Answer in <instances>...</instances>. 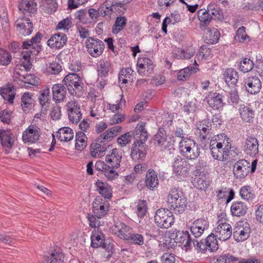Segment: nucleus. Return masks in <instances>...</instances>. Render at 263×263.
Segmentation results:
<instances>
[{
    "label": "nucleus",
    "mask_w": 263,
    "mask_h": 263,
    "mask_svg": "<svg viewBox=\"0 0 263 263\" xmlns=\"http://www.w3.org/2000/svg\"><path fill=\"white\" fill-rule=\"evenodd\" d=\"M197 129L200 141L209 140L211 138L210 142L211 155L214 159H217V151L218 149H223L222 148L223 143L225 144L226 135L221 134L212 137V126L208 121L200 122L197 125Z\"/></svg>",
    "instance_id": "f257e3e1"
},
{
    "label": "nucleus",
    "mask_w": 263,
    "mask_h": 263,
    "mask_svg": "<svg viewBox=\"0 0 263 263\" xmlns=\"http://www.w3.org/2000/svg\"><path fill=\"white\" fill-rule=\"evenodd\" d=\"M130 0H107L99 8L98 11L94 9H90L88 13L90 17L93 18H97L98 14L103 16L110 15L112 13H124L127 9V4Z\"/></svg>",
    "instance_id": "f03ea898"
},
{
    "label": "nucleus",
    "mask_w": 263,
    "mask_h": 263,
    "mask_svg": "<svg viewBox=\"0 0 263 263\" xmlns=\"http://www.w3.org/2000/svg\"><path fill=\"white\" fill-rule=\"evenodd\" d=\"M136 132L137 135H140L139 139H137L133 144L130 155L133 160L141 162L144 160L148 147L145 144L148 133L145 129L144 123L140 124Z\"/></svg>",
    "instance_id": "7ed1b4c3"
},
{
    "label": "nucleus",
    "mask_w": 263,
    "mask_h": 263,
    "mask_svg": "<svg viewBox=\"0 0 263 263\" xmlns=\"http://www.w3.org/2000/svg\"><path fill=\"white\" fill-rule=\"evenodd\" d=\"M167 203L170 209L177 214L184 212L187 206L185 196L176 187L171 188L170 190L167 197Z\"/></svg>",
    "instance_id": "20e7f679"
},
{
    "label": "nucleus",
    "mask_w": 263,
    "mask_h": 263,
    "mask_svg": "<svg viewBox=\"0 0 263 263\" xmlns=\"http://www.w3.org/2000/svg\"><path fill=\"white\" fill-rule=\"evenodd\" d=\"M155 222L160 228L167 229L174 222L172 212L166 209H158L155 215Z\"/></svg>",
    "instance_id": "39448f33"
},
{
    "label": "nucleus",
    "mask_w": 263,
    "mask_h": 263,
    "mask_svg": "<svg viewBox=\"0 0 263 263\" xmlns=\"http://www.w3.org/2000/svg\"><path fill=\"white\" fill-rule=\"evenodd\" d=\"M63 82L66 86L69 92L72 95L80 91L83 88V83L80 77L76 73H71L67 74L64 79Z\"/></svg>",
    "instance_id": "423d86ee"
},
{
    "label": "nucleus",
    "mask_w": 263,
    "mask_h": 263,
    "mask_svg": "<svg viewBox=\"0 0 263 263\" xmlns=\"http://www.w3.org/2000/svg\"><path fill=\"white\" fill-rule=\"evenodd\" d=\"M174 137H170V140L166 138V132L164 128H160L154 137L155 144L160 147L161 151H169L174 150L173 147L174 140H172Z\"/></svg>",
    "instance_id": "0eeeda50"
},
{
    "label": "nucleus",
    "mask_w": 263,
    "mask_h": 263,
    "mask_svg": "<svg viewBox=\"0 0 263 263\" xmlns=\"http://www.w3.org/2000/svg\"><path fill=\"white\" fill-rule=\"evenodd\" d=\"M170 237L176 243L182 245L186 250L191 249L192 245H195V240L192 239L187 231L176 230L171 234Z\"/></svg>",
    "instance_id": "6e6552de"
},
{
    "label": "nucleus",
    "mask_w": 263,
    "mask_h": 263,
    "mask_svg": "<svg viewBox=\"0 0 263 263\" xmlns=\"http://www.w3.org/2000/svg\"><path fill=\"white\" fill-rule=\"evenodd\" d=\"M172 167L175 176L183 177L187 176L191 168L190 163L180 156L175 157Z\"/></svg>",
    "instance_id": "1a4fd4ad"
},
{
    "label": "nucleus",
    "mask_w": 263,
    "mask_h": 263,
    "mask_svg": "<svg viewBox=\"0 0 263 263\" xmlns=\"http://www.w3.org/2000/svg\"><path fill=\"white\" fill-rule=\"evenodd\" d=\"M192 246H194L197 251L201 252H204L207 249L213 252L217 250L218 248L217 239L213 233L210 234L204 240H202L199 242L195 240V245H192Z\"/></svg>",
    "instance_id": "9d476101"
},
{
    "label": "nucleus",
    "mask_w": 263,
    "mask_h": 263,
    "mask_svg": "<svg viewBox=\"0 0 263 263\" xmlns=\"http://www.w3.org/2000/svg\"><path fill=\"white\" fill-rule=\"evenodd\" d=\"M109 208V203L108 200L101 197H97L93 202V213L97 218H101L106 215Z\"/></svg>",
    "instance_id": "9b49d317"
},
{
    "label": "nucleus",
    "mask_w": 263,
    "mask_h": 263,
    "mask_svg": "<svg viewBox=\"0 0 263 263\" xmlns=\"http://www.w3.org/2000/svg\"><path fill=\"white\" fill-rule=\"evenodd\" d=\"M86 45L88 52L93 58L101 55L104 49V44L102 41L92 37L87 39Z\"/></svg>",
    "instance_id": "f8f14e48"
},
{
    "label": "nucleus",
    "mask_w": 263,
    "mask_h": 263,
    "mask_svg": "<svg viewBox=\"0 0 263 263\" xmlns=\"http://www.w3.org/2000/svg\"><path fill=\"white\" fill-rule=\"evenodd\" d=\"M250 233V228L247 222H240L236 224L233 236L237 241H243L248 239Z\"/></svg>",
    "instance_id": "ddd939ff"
},
{
    "label": "nucleus",
    "mask_w": 263,
    "mask_h": 263,
    "mask_svg": "<svg viewBox=\"0 0 263 263\" xmlns=\"http://www.w3.org/2000/svg\"><path fill=\"white\" fill-rule=\"evenodd\" d=\"M23 47L24 49H29V50H27L22 52V58L20 59L21 66H23L25 68L26 71H28L31 69L32 64L30 61V53H33L34 52V54H35L34 52V50L33 49H35V47L33 45L30 43V40L24 41L23 43Z\"/></svg>",
    "instance_id": "4468645a"
},
{
    "label": "nucleus",
    "mask_w": 263,
    "mask_h": 263,
    "mask_svg": "<svg viewBox=\"0 0 263 263\" xmlns=\"http://www.w3.org/2000/svg\"><path fill=\"white\" fill-rule=\"evenodd\" d=\"M0 141L5 153H10L14 143V137L10 130H0Z\"/></svg>",
    "instance_id": "2eb2a0df"
},
{
    "label": "nucleus",
    "mask_w": 263,
    "mask_h": 263,
    "mask_svg": "<svg viewBox=\"0 0 263 263\" xmlns=\"http://www.w3.org/2000/svg\"><path fill=\"white\" fill-rule=\"evenodd\" d=\"M250 163L245 159L237 161L233 168L234 176L236 178H243L250 171Z\"/></svg>",
    "instance_id": "dca6fc26"
},
{
    "label": "nucleus",
    "mask_w": 263,
    "mask_h": 263,
    "mask_svg": "<svg viewBox=\"0 0 263 263\" xmlns=\"http://www.w3.org/2000/svg\"><path fill=\"white\" fill-rule=\"evenodd\" d=\"M67 107L69 120L73 123H77L82 117L80 107L78 103L71 100L68 102Z\"/></svg>",
    "instance_id": "f3484780"
},
{
    "label": "nucleus",
    "mask_w": 263,
    "mask_h": 263,
    "mask_svg": "<svg viewBox=\"0 0 263 263\" xmlns=\"http://www.w3.org/2000/svg\"><path fill=\"white\" fill-rule=\"evenodd\" d=\"M137 71L142 76H147L153 71L154 66L150 59L142 58L137 61Z\"/></svg>",
    "instance_id": "a211bd4d"
},
{
    "label": "nucleus",
    "mask_w": 263,
    "mask_h": 263,
    "mask_svg": "<svg viewBox=\"0 0 263 263\" xmlns=\"http://www.w3.org/2000/svg\"><path fill=\"white\" fill-rule=\"evenodd\" d=\"M209 227V222L205 219L200 218L195 220L191 225L190 231L195 238L201 236Z\"/></svg>",
    "instance_id": "6ab92c4d"
},
{
    "label": "nucleus",
    "mask_w": 263,
    "mask_h": 263,
    "mask_svg": "<svg viewBox=\"0 0 263 263\" xmlns=\"http://www.w3.org/2000/svg\"><path fill=\"white\" fill-rule=\"evenodd\" d=\"M232 235L231 226L227 223H221L218 224L215 229V238L226 241L230 238Z\"/></svg>",
    "instance_id": "aec40b11"
},
{
    "label": "nucleus",
    "mask_w": 263,
    "mask_h": 263,
    "mask_svg": "<svg viewBox=\"0 0 263 263\" xmlns=\"http://www.w3.org/2000/svg\"><path fill=\"white\" fill-rule=\"evenodd\" d=\"M19 11L24 15H31L37 11V4L34 0H21L18 5Z\"/></svg>",
    "instance_id": "412c9836"
},
{
    "label": "nucleus",
    "mask_w": 263,
    "mask_h": 263,
    "mask_svg": "<svg viewBox=\"0 0 263 263\" xmlns=\"http://www.w3.org/2000/svg\"><path fill=\"white\" fill-rule=\"evenodd\" d=\"M15 26L20 32L25 36L30 35L32 31L33 24L26 17L18 18L15 22Z\"/></svg>",
    "instance_id": "4be33fe9"
},
{
    "label": "nucleus",
    "mask_w": 263,
    "mask_h": 263,
    "mask_svg": "<svg viewBox=\"0 0 263 263\" xmlns=\"http://www.w3.org/2000/svg\"><path fill=\"white\" fill-rule=\"evenodd\" d=\"M39 129L36 126L30 125L23 133L22 136L23 141L25 143H35L40 137Z\"/></svg>",
    "instance_id": "5701e85b"
},
{
    "label": "nucleus",
    "mask_w": 263,
    "mask_h": 263,
    "mask_svg": "<svg viewBox=\"0 0 263 263\" xmlns=\"http://www.w3.org/2000/svg\"><path fill=\"white\" fill-rule=\"evenodd\" d=\"M247 91L251 94L258 93L261 88V83L259 79L256 77H249L245 82Z\"/></svg>",
    "instance_id": "b1692460"
},
{
    "label": "nucleus",
    "mask_w": 263,
    "mask_h": 263,
    "mask_svg": "<svg viewBox=\"0 0 263 263\" xmlns=\"http://www.w3.org/2000/svg\"><path fill=\"white\" fill-rule=\"evenodd\" d=\"M133 229L125 223L119 221L115 223L114 232L119 237L126 240L128 236L133 232Z\"/></svg>",
    "instance_id": "393cba45"
},
{
    "label": "nucleus",
    "mask_w": 263,
    "mask_h": 263,
    "mask_svg": "<svg viewBox=\"0 0 263 263\" xmlns=\"http://www.w3.org/2000/svg\"><path fill=\"white\" fill-rule=\"evenodd\" d=\"M97 191L105 199H108L112 197V190L110 186L102 180H98L95 183Z\"/></svg>",
    "instance_id": "a878e982"
},
{
    "label": "nucleus",
    "mask_w": 263,
    "mask_h": 263,
    "mask_svg": "<svg viewBox=\"0 0 263 263\" xmlns=\"http://www.w3.org/2000/svg\"><path fill=\"white\" fill-rule=\"evenodd\" d=\"M206 99L209 106L214 109H219L223 107L222 96L219 93H211Z\"/></svg>",
    "instance_id": "bb28decb"
},
{
    "label": "nucleus",
    "mask_w": 263,
    "mask_h": 263,
    "mask_svg": "<svg viewBox=\"0 0 263 263\" xmlns=\"http://www.w3.org/2000/svg\"><path fill=\"white\" fill-rule=\"evenodd\" d=\"M245 151L251 156H255L258 152V143L257 139L249 137L246 139L245 144Z\"/></svg>",
    "instance_id": "cd10ccee"
},
{
    "label": "nucleus",
    "mask_w": 263,
    "mask_h": 263,
    "mask_svg": "<svg viewBox=\"0 0 263 263\" xmlns=\"http://www.w3.org/2000/svg\"><path fill=\"white\" fill-rule=\"evenodd\" d=\"M121 129L122 127L119 125L115 126L109 128L98 138V141L99 142H105L106 141L110 140L111 138L116 136Z\"/></svg>",
    "instance_id": "c85d7f7f"
},
{
    "label": "nucleus",
    "mask_w": 263,
    "mask_h": 263,
    "mask_svg": "<svg viewBox=\"0 0 263 263\" xmlns=\"http://www.w3.org/2000/svg\"><path fill=\"white\" fill-rule=\"evenodd\" d=\"M159 181L157 173L153 170H149L146 174L145 185L149 190H154L157 187Z\"/></svg>",
    "instance_id": "c756f323"
},
{
    "label": "nucleus",
    "mask_w": 263,
    "mask_h": 263,
    "mask_svg": "<svg viewBox=\"0 0 263 263\" xmlns=\"http://www.w3.org/2000/svg\"><path fill=\"white\" fill-rule=\"evenodd\" d=\"M49 89H46L41 91V95L39 96V100L41 107V112L43 114H47L49 107Z\"/></svg>",
    "instance_id": "7c9ffc66"
},
{
    "label": "nucleus",
    "mask_w": 263,
    "mask_h": 263,
    "mask_svg": "<svg viewBox=\"0 0 263 263\" xmlns=\"http://www.w3.org/2000/svg\"><path fill=\"white\" fill-rule=\"evenodd\" d=\"M198 18L200 21V26L202 29L211 23L213 16L208 11V9H201L198 11Z\"/></svg>",
    "instance_id": "2f4dec72"
},
{
    "label": "nucleus",
    "mask_w": 263,
    "mask_h": 263,
    "mask_svg": "<svg viewBox=\"0 0 263 263\" xmlns=\"http://www.w3.org/2000/svg\"><path fill=\"white\" fill-rule=\"evenodd\" d=\"M121 159V154L117 148L112 149L111 154L106 156V161L110 163V166L115 168L120 166Z\"/></svg>",
    "instance_id": "473e14b6"
},
{
    "label": "nucleus",
    "mask_w": 263,
    "mask_h": 263,
    "mask_svg": "<svg viewBox=\"0 0 263 263\" xmlns=\"http://www.w3.org/2000/svg\"><path fill=\"white\" fill-rule=\"evenodd\" d=\"M1 95L5 100L7 101L10 104H12L15 96L14 86L9 84L6 87L1 88Z\"/></svg>",
    "instance_id": "72a5a7b5"
},
{
    "label": "nucleus",
    "mask_w": 263,
    "mask_h": 263,
    "mask_svg": "<svg viewBox=\"0 0 263 263\" xmlns=\"http://www.w3.org/2000/svg\"><path fill=\"white\" fill-rule=\"evenodd\" d=\"M73 136L72 129L68 127L61 128L57 133V137L61 141L68 142L72 140Z\"/></svg>",
    "instance_id": "f704fd0d"
},
{
    "label": "nucleus",
    "mask_w": 263,
    "mask_h": 263,
    "mask_svg": "<svg viewBox=\"0 0 263 263\" xmlns=\"http://www.w3.org/2000/svg\"><path fill=\"white\" fill-rule=\"evenodd\" d=\"M67 41L66 35L63 33L55 34L50 37V42L53 43L50 44V48H60L65 45Z\"/></svg>",
    "instance_id": "c9c22d12"
},
{
    "label": "nucleus",
    "mask_w": 263,
    "mask_h": 263,
    "mask_svg": "<svg viewBox=\"0 0 263 263\" xmlns=\"http://www.w3.org/2000/svg\"><path fill=\"white\" fill-rule=\"evenodd\" d=\"M96 143H93L90 145V154L93 158H101L104 155L106 148L102 142H99L98 139Z\"/></svg>",
    "instance_id": "e433bc0d"
},
{
    "label": "nucleus",
    "mask_w": 263,
    "mask_h": 263,
    "mask_svg": "<svg viewBox=\"0 0 263 263\" xmlns=\"http://www.w3.org/2000/svg\"><path fill=\"white\" fill-rule=\"evenodd\" d=\"M52 99L55 102L63 100L66 93L65 88L61 84H55L52 86Z\"/></svg>",
    "instance_id": "4c0bfd02"
},
{
    "label": "nucleus",
    "mask_w": 263,
    "mask_h": 263,
    "mask_svg": "<svg viewBox=\"0 0 263 263\" xmlns=\"http://www.w3.org/2000/svg\"><path fill=\"white\" fill-rule=\"evenodd\" d=\"M247 210L246 204L241 201L233 203L231 207L232 215L238 217L245 215Z\"/></svg>",
    "instance_id": "58836bf2"
},
{
    "label": "nucleus",
    "mask_w": 263,
    "mask_h": 263,
    "mask_svg": "<svg viewBox=\"0 0 263 263\" xmlns=\"http://www.w3.org/2000/svg\"><path fill=\"white\" fill-rule=\"evenodd\" d=\"M64 254L62 250L59 247H54L50 253V263H63Z\"/></svg>",
    "instance_id": "ea45409f"
},
{
    "label": "nucleus",
    "mask_w": 263,
    "mask_h": 263,
    "mask_svg": "<svg viewBox=\"0 0 263 263\" xmlns=\"http://www.w3.org/2000/svg\"><path fill=\"white\" fill-rule=\"evenodd\" d=\"M223 77L226 83L229 85H235L238 81L237 72L233 68H229L225 71Z\"/></svg>",
    "instance_id": "a19ab883"
},
{
    "label": "nucleus",
    "mask_w": 263,
    "mask_h": 263,
    "mask_svg": "<svg viewBox=\"0 0 263 263\" xmlns=\"http://www.w3.org/2000/svg\"><path fill=\"white\" fill-rule=\"evenodd\" d=\"M220 36V33L218 29L214 28H209L205 34L206 42L209 44H214L218 42Z\"/></svg>",
    "instance_id": "79ce46f5"
},
{
    "label": "nucleus",
    "mask_w": 263,
    "mask_h": 263,
    "mask_svg": "<svg viewBox=\"0 0 263 263\" xmlns=\"http://www.w3.org/2000/svg\"><path fill=\"white\" fill-rule=\"evenodd\" d=\"M110 64L105 60H100L97 65L98 74L100 77H106L110 70Z\"/></svg>",
    "instance_id": "37998d69"
},
{
    "label": "nucleus",
    "mask_w": 263,
    "mask_h": 263,
    "mask_svg": "<svg viewBox=\"0 0 263 263\" xmlns=\"http://www.w3.org/2000/svg\"><path fill=\"white\" fill-rule=\"evenodd\" d=\"M193 144H196V142L191 139H182L179 144V152L182 155L184 156L188 151L192 149L193 147Z\"/></svg>",
    "instance_id": "c03bdc74"
},
{
    "label": "nucleus",
    "mask_w": 263,
    "mask_h": 263,
    "mask_svg": "<svg viewBox=\"0 0 263 263\" xmlns=\"http://www.w3.org/2000/svg\"><path fill=\"white\" fill-rule=\"evenodd\" d=\"M87 138L82 132H79L76 135V149L78 151L83 150L87 145Z\"/></svg>",
    "instance_id": "a18cd8bd"
},
{
    "label": "nucleus",
    "mask_w": 263,
    "mask_h": 263,
    "mask_svg": "<svg viewBox=\"0 0 263 263\" xmlns=\"http://www.w3.org/2000/svg\"><path fill=\"white\" fill-rule=\"evenodd\" d=\"M103 238L104 236L102 233L93 234L91 237V247L93 248H97L100 247L106 248V243Z\"/></svg>",
    "instance_id": "49530a36"
},
{
    "label": "nucleus",
    "mask_w": 263,
    "mask_h": 263,
    "mask_svg": "<svg viewBox=\"0 0 263 263\" xmlns=\"http://www.w3.org/2000/svg\"><path fill=\"white\" fill-rule=\"evenodd\" d=\"M192 183L195 187L200 190H205L209 185V182L206 180V178L204 175L196 176L192 181Z\"/></svg>",
    "instance_id": "de8ad7c7"
},
{
    "label": "nucleus",
    "mask_w": 263,
    "mask_h": 263,
    "mask_svg": "<svg viewBox=\"0 0 263 263\" xmlns=\"http://www.w3.org/2000/svg\"><path fill=\"white\" fill-rule=\"evenodd\" d=\"M198 69L193 66H187L180 70L177 73L178 80L184 81L189 78L192 74L197 71Z\"/></svg>",
    "instance_id": "09e8293b"
},
{
    "label": "nucleus",
    "mask_w": 263,
    "mask_h": 263,
    "mask_svg": "<svg viewBox=\"0 0 263 263\" xmlns=\"http://www.w3.org/2000/svg\"><path fill=\"white\" fill-rule=\"evenodd\" d=\"M21 105L25 112L28 111L33 106V100L29 92L25 93L22 96Z\"/></svg>",
    "instance_id": "8fccbe9b"
},
{
    "label": "nucleus",
    "mask_w": 263,
    "mask_h": 263,
    "mask_svg": "<svg viewBox=\"0 0 263 263\" xmlns=\"http://www.w3.org/2000/svg\"><path fill=\"white\" fill-rule=\"evenodd\" d=\"M194 54V51L190 49H176L173 53V57L177 59H189Z\"/></svg>",
    "instance_id": "3c124183"
},
{
    "label": "nucleus",
    "mask_w": 263,
    "mask_h": 263,
    "mask_svg": "<svg viewBox=\"0 0 263 263\" xmlns=\"http://www.w3.org/2000/svg\"><path fill=\"white\" fill-rule=\"evenodd\" d=\"M207 9L211 16H213V19L215 18L218 20H222L223 18L222 11L214 4L211 3L209 4L207 6Z\"/></svg>",
    "instance_id": "603ef678"
},
{
    "label": "nucleus",
    "mask_w": 263,
    "mask_h": 263,
    "mask_svg": "<svg viewBox=\"0 0 263 263\" xmlns=\"http://www.w3.org/2000/svg\"><path fill=\"white\" fill-rule=\"evenodd\" d=\"M127 19L124 16L117 17L112 28V32L114 34L118 33L125 26Z\"/></svg>",
    "instance_id": "864d4df0"
},
{
    "label": "nucleus",
    "mask_w": 263,
    "mask_h": 263,
    "mask_svg": "<svg viewBox=\"0 0 263 263\" xmlns=\"http://www.w3.org/2000/svg\"><path fill=\"white\" fill-rule=\"evenodd\" d=\"M239 112L242 119L246 122H250L253 118V112L248 107L241 106L239 109Z\"/></svg>",
    "instance_id": "5fc2aeb1"
},
{
    "label": "nucleus",
    "mask_w": 263,
    "mask_h": 263,
    "mask_svg": "<svg viewBox=\"0 0 263 263\" xmlns=\"http://www.w3.org/2000/svg\"><path fill=\"white\" fill-rule=\"evenodd\" d=\"M25 78L23 82L24 84H21L22 86L29 87L31 85H37L40 83V79L33 74L25 75Z\"/></svg>",
    "instance_id": "6e6d98bb"
},
{
    "label": "nucleus",
    "mask_w": 263,
    "mask_h": 263,
    "mask_svg": "<svg viewBox=\"0 0 263 263\" xmlns=\"http://www.w3.org/2000/svg\"><path fill=\"white\" fill-rule=\"evenodd\" d=\"M126 240L136 245L141 246L144 243L143 236L141 234L134 233L133 232L128 236Z\"/></svg>",
    "instance_id": "4d7b16f0"
},
{
    "label": "nucleus",
    "mask_w": 263,
    "mask_h": 263,
    "mask_svg": "<svg viewBox=\"0 0 263 263\" xmlns=\"http://www.w3.org/2000/svg\"><path fill=\"white\" fill-rule=\"evenodd\" d=\"M132 139V134L130 132H127L118 137L117 142L121 147H124L130 143Z\"/></svg>",
    "instance_id": "13d9d810"
},
{
    "label": "nucleus",
    "mask_w": 263,
    "mask_h": 263,
    "mask_svg": "<svg viewBox=\"0 0 263 263\" xmlns=\"http://www.w3.org/2000/svg\"><path fill=\"white\" fill-rule=\"evenodd\" d=\"M200 154L199 148L197 144H193V147L192 149L184 154V157L189 160H195L197 159Z\"/></svg>",
    "instance_id": "bf43d9fd"
},
{
    "label": "nucleus",
    "mask_w": 263,
    "mask_h": 263,
    "mask_svg": "<svg viewBox=\"0 0 263 263\" xmlns=\"http://www.w3.org/2000/svg\"><path fill=\"white\" fill-rule=\"evenodd\" d=\"M254 66V63L249 59L246 58L240 63L239 69L243 72H247L251 70Z\"/></svg>",
    "instance_id": "052dcab7"
},
{
    "label": "nucleus",
    "mask_w": 263,
    "mask_h": 263,
    "mask_svg": "<svg viewBox=\"0 0 263 263\" xmlns=\"http://www.w3.org/2000/svg\"><path fill=\"white\" fill-rule=\"evenodd\" d=\"M11 61V55L6 50L0 48V63L3 65H8Z\"/></svg>",
    "instance_id": "680f3d73"
},
{
    "label": "nucleus",
    "mask_w": 263,
    "mask_h": 263,
    "mask_svg": "<svg viewBox=\"0 0 263 263\" xmlns=\"http://www.w3.org/2000/svg\"><path fill=\"white\" fill-rule=\"evenodd\" d=\"M25 71L20 68L16 67L14 69V71L13 74V79L14 82H20L21 84H22L24 78H25V75L24 73Z\"/></svg>",
    "instance_id": "e2e57ef3"
},
{
    "label": "nucleus",
    "mask_w": 263,
    "mask_h": 263,
    "mask_svg": "<svg viewBox=\"0 0 263 263\" xmlns=\"http://www.w3.org/2000/svg\"><path fill=\"white\" fill-rule=\"evenodd\" d=\"M229 138H227V145L225 146V147L222 151V154L220 157L218 156L217 159H215L216 160H218L221 161H229V155L230 154V152L229 149L231 148V145H229L228 142Z\"/></svg>",
    "instance_id": "0e129e2a"
},
{
    "label": "nucleus",
    "mask_w": 263,
    "mask_h": 263,
    "mask_svg": "<svg viewBox=\"0 0 263 263\" xmlns=\"http://www.w3.org/2000/svg\"><path fill=\"white\" fill-rule=\"evenodd\" d=\"M239 194L241 198L245 200H249L254 197V194L251 192V188L248 186L241 187Z\"/></svg>",
    "instance_id": "69168bd1"
},
{
    "label": "nucleus",
    "mask_w": 263,
    "mask_h": 263,
    "mask_svg": "<svg viewBox=\"0 0 263 263\" xmlns=\"http://www.w3.org/2000/svg\"><path fill=\"white\" fill-rule=\"evenodd\" d=\"M147 211L146 202L143 200H139L137 205V215L139 217H143Z\"/></svg>",
    "instance_id": "338daca9"
},
{
    "label": "nucleus",
    "mask_w": 263,
    "mask_h": 263,
    "mask_svg": "<svg viewBox=\"0 0 263 263\" xmlns=\"http://www.w3.org/2000/svg\"><path fill=\"white\" fill-rule=\"evenodd\" d=\"M196 100H193L186 103V104L183 106V110L184 112H186L188 115L191 113H194L197 108L196 103Z\"/></svg>",
    "instance_id": "774afa93"
}]
</instances>
